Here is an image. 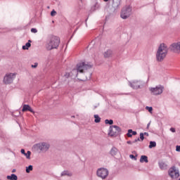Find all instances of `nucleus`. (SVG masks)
Returning <instances> with one entry per match:
<instances>
[{"label":"nucleus","mask_w":180,"mask_h":180,"mask_svg":"<svg viewBox=\"0 0 180 180\" xmlns=\"http://www.w3.org/2000/svg\"><path fill=\"white\" fill-rule=\"evenodd\" d=\"M167 54H168V46H167L165 44H161L156 53L158 61H162L164 58L167 57Z\"/></svg>","instance_id":"nucleus-1"},{"label":"nucleus","mask_w":180,"mask_h":180,"mask_svg":"<svg viewBox=\"0 0 180 180\" xmlns=\"http://www.w3.org/2000/svg\"><path fill=\"white\" fill-rule=\"evenodd\" d=\"M60 46V38L58 37L53 36L49 38L46 44V50H53V49H58Z\"/></svg>","instance_id":"nucleus-2"},{"label":"nucleus","mask_w":180,"mask_h":180,"mask_svg":"<svg viewBox=\"0 0 180 180\" xmlns=\"http://www.w3.org/2000/svg\"><path fill=\"white\" fill-rule=\"evenodd\" d=\"M90 68H92V65L88 63H80L77 65L76 69H74L72 70V72H85L86 70H89Z\"/></svg>","instance_id":"nucleus-3"},{"label":"nucleus","mask_w":180,"mask_h":180,"mask_svg":"<svg viewBox=\"0 0 180 180\" xmlns=\"http://www.w3.org/2000/svg\"><path fill=\"white\" fill-rule=\"evenodd\" d=\"M129 85L132 89H141L144 86V82L141 80H133L132 82H129Z\"/></svg>","instance_id":"nucleus-4"},{"label":"nucleus","mask_w":180,"mask_h":180,"mask_svg":"<svg viewBox=\"0 0 180 180\" xmlns=\"http://www.w3.org/2000/svg\"><path fill=\"white\" fill-rule=\"evenodd\" d=\"M96 175L101 179H106L109 175V171L106 168L101 167L97 169Z\"/></svg>","instance_id":"nucleus-5"},{"label":"nucleus","mask_w":180,"mask_h":180,"mask_svg":"<svg viewBox=\"0 0 180 180\" xmlns=\"http://www.w3.org/2000/svg\"><path fill=\"white\" fill-rule=\"evenodd\" d=\"M131 15V7L130 6H127L124 7L121 11L122 19H127Z\"/></svg>","instance_id":"nucleus-6"},{"label":"nucleus","mask_w":180,"mask_h":180,"mask_svg":"<svg viewBox=\"0 0 180 180\" xmlns=\"http://www.w3.org/2000/svg\"><path fill=\"white\" fill-rule=\"evenodd\" d=\"M149 91L151 92L152 95H161L164 92V86L158 85L156 87L149 88Z\"/></svg>","instance_id":"nucleus-7"},{"label":"nucleus","mask_w":180,"mask_h":180,"mask_svg":"<svg viewBox=\"0 0 180 180\" xmlns=\"http://www.w3.org/2000/svg\"><path fill=\"white\" fill-rule=\"evenodd\" d=\"M34 147L35 148L40 150V151H47V150L50 148V144L46 142H42V143H37L34 146Z\"/></svg>","instance_id":"nucleus-8"},{"label":"nucleus","mask_w":180,"mask_h":180,"mask_svg":"<svg viewBox=\"0 0 180 180\" xmlns=\"http://www.w3.org/2000/svg\"><path fill=\"white\" fill-rule=\"evenodd\" d=\"M16 77V73H10L6 75L4 79V84H12L13 79Z\"/></svg>","instance_id":"nucleus-9"},{"label":"nucleus","mask_w":180,"mask_h":180,"mask_svg":"<svg viewBox=\"0 0 180 180\" xmlns=\"http://www.w3.org/2000/svg\"><path fill=\"white\" fill-rule=\"evenodd\" d=\"M169 175L172 179H176L179 178V170L173 167L169 169Z\"/></svg>","instance_id":"nucleus-10"},{"label":"nucleus","mask_w":180,"mask_h":180,"mask_svg":"<svg viewBox=\"0 0 180 180\" xmlns=\"http://www.w3.org/2000/svg\"><path fill=\"white\" fill-rule=\"evenodd\" d=\"M170 50L174 53H180V41L172 44L170 46Z\"/></svg>","instance_id":"nucleus-11"},{"label":"nucleus","mask_w":180,"mask_h":180,"mask_svg":"<svg viewBox=\"0 0 180 180\" xmlns=\"http://www.w3.org/2000/svg\"><path fill=\"white\" fill-rule=\"evenodd\" d=\"M22 112H31V113L34 114V111L33 110L32 107H30V105L27 104H24L22 105Z\"/></svg>","instance_id":"nucleus-12"},{"label":"nucleus","mask_w":180,"mask_h":180,"mask_svg":"<svg viewBox=\"0 0 180 180\" xmlns=\"http://www.w3.org/2000/svg\"><path fill=\"white\" fill-rule=\"evenodd\" d=\"M21 154H23L25 157H26L27 160H30V155H32V152L30 150H28L27 153L25 152V149H21L20 150Z\"/></svg>","instance_id":"nucleus-13"},{"label":"nucleus","mask_w":180,"mask_h":180,"mask_svg":"<svg viewBox=\"0 0 180 180\" xmlns=\"http://www.w3.org/2000/svg\"><path fill=\"white\" fill-rule=\"evenodd\" d=\"M110 131L108 134L111 136L113 137L117 134V132L112 128V127H110Z\"/></svg>","instance_id":"nucleus-14"},{"label":"nucleus","mask_w":180,"mask_h":180,"mask_svg":"<svg viewBox=\"0 0 180 180\" xmlns=\"http://www.w3.org/2000/svg\"><path fill=\"white\" fill-rule=\"evenodd\" d=\"M137 134L136 131H133V129H129L128 133L127 134V137H133Z\"/></svg>","instance_id":"nucleus-15"},{"label":"nucleus","mask_w":180,"mask_h":180,"mask_svg":"<svg viewBox=\"0 0 180 180\" xmlns=\"http://www.w3.org/2000/svg\"><path fill=\"white\" fill-rule=\"evenodd\" d=\"M112 54H113L112 50H108L104 53V57L105 58H109V57H112Z\"/></svg>","instance_id":"nucleus-16"},{"label":"nucleus","mask_w":180,"mask_h":180,"mask_svg":"<svg viewBox=\"0 0 180 180\" xmlns=\"http://www.w3.org/2000/svg\"><path fill=\"white\" fill-rule=\"evenodd\" d=\"M140 162H148V158L146 155H141Z\"/></svg>","instance_id":"nucleus-17"},{"label":"nucleus","mask_w":180,"mask_h":180,"mask_svg":"<svg viewBox=\"0 0 180 180\" xmlns=\"http://www.w3.org/2000/svg\"><path fill=\"white\" fill-rule=\"evenodd\" d=\"M32 41L29 40L27 43L25 44V46H22V50H28L29 47L32 46L30 44Z\"/></svg>","instance_id":"nucleus-18"},{"label":"nucleus","mask_w":180,"mask_h":180,"mask_svg":"<svg viewBox=\"0 0 180 180\" xmlns=\"http://www.w3.org/2000/svg\"><path fill=\"white\" fill-rule=\"evenodd\" d=\"M118 151L119 150L116 148V147H112V149L110 150V154L111 155H116Z\"/></svg>","instance_id":"nucleus-19"},{"label":"nucleus","mask_w":180,"mask_h":180,"mask_svg":"<svg viewBox=\"0 0 180 180\" xmlns=\"http://www.w3.org/2000/svg\"><path fill=\"white\" fill-rule=\"evenodd\" d=\"M7 179L18 180V176H16L15 174H12L11 176H7Z\"/></svg>","instance_id":"nucleus-20"},{"label":"nucleus","mask_w":180,"mask_h":180,"mask_svg":"<svg viewBox=\"0 0 180 180\" xmlns=\"http://www.w3.org/2000/svg\"><path fill=\"white\" fill-rule=\"evenodd\" d=\"M159 167L160 169H167V164L162 162L159 163Z\"/></svg>","instance_id":"nucleus-21"},{"label":"nucleus","mask_w":180,"mask_h":180,"mask_svg":"<svg viewBox=\"0 0 180 180\" xmlns=\"http://www.w3.org/2000/svg\"><path fill=\"white\" fill-rule=\"evenodd\" d=\"M94 122L95 123H99L101 122V118L99 117V115H94Z\"/></svg>","instance_id":"nucleus-22"},{"label":"nucleus","mask_w":180,"mask_h":180,"mask_svg":"<svg viewBox=\"0 0 180 180\" xmlns=\"http://www.w3.org/2000/svg\"><path fill=\"white\" fill-rule=\"evenodd\" d=\"M65 175H68V176H71V173L68 172V171H63L61 173V176H65Z\"/></svg>","instance_id":"nucleus-23"},{"label":"nucleus","mask_w":180,"mask_h":180,"mask_svg":"<svg viewBox=\"0 0 180 180\" xmlns=\"http://www.w3.org/2000/svg\"><path fill=\"white\" fill-rule=\"evenodd\" d=\"M30 171H33V166L32 165H30L29 167H26L27 174H29L30 172Z\"/></svg>","instance_id":"nucleus-24"},{"label":"nucleus","mask_w":180,"mask_h":180,"mask_svg":"<svg viewBox=\"0 0 180 180\" xmlns=\"http://www.w3.org/2000/svg\"><path fill=\"white\" fill-rule=\"evenodd\" d=\"M111 127H112V129H114L115 130V131H117V133H119V131H121L120 127H119L116 125H112V126H111Z\"/></svg>","instance_id":"nucleus-25"},{"label":"nucleus","mask_w":180,"mask_h":180,"mask_svg":"<svg viewBox=\"0 0 180 180\" xmlns=\"http://www.w3.org/2000/svg\"><path fill=\"white\" fill-rule=\"evenodd\" d=\"M157 146V143L155 141H150L149 145V148H153V147H155Z\"/></svg>","instance_id":"nucleus-26"},{"label":"nucleus","mask_w":180,"mask_h":180,"mask_svg":"<svg viewBox=\"0 0 180 180\" xmlns=\"http://www.w3.org/2000/svg\"><path fill=\"white\" fill-rule=\"evenodd\" d=\"M105 124H112L113 123V120H105Z\"/></svg>","instance_id":"nucleus-27"},{"label":"nucleus","mask_w":180,"mask_h":180,"mask_svg":"<svg viewBox=\"0 0 180 180\" xmlns=\"http://www.w3.org/2000/svg\"><path fill=\"white\" fill-rule=\"evenodd\" d=\"M56 15H57V12L56 11L53 10L51 12V16H56Z\"/></svg>","instance_id":"nucleus-28"},{"label":"nucleus","mask_w":180,"mask_h":180,"mask_svg":"<svg viewBox=\"0 0 180 180\" xmlns=\"http://www.w3.org/2000/svg\"><path fill=\"white\" fill-rule=\"evenodd\" d=\"M146 109L150 112H153V107L146 106Z\"/></svg>","instance_id":"nucleus-29"},{"label":"nucleus","mask_w":180,"mask_h":180,"mask_svg":"<svg viewBox=\"0 0 180 180\" xmlns=\"http://www.w3.org/2000/svg\"><path fill=\"white\" fill-rule=\"evenodd\" d=\"M129 158H131V160H134L135 161L137 160V158L134 155H130Z\"/></svg>","instance_id":"nucleus-30"},{"label":"nucleus","mask_w":180,"mask_h":180,"mask_svg":"<svg viewBox=\"0 0 180 180\" xmlns=\"http://www.w3.org/2000/svg\"><path fill=\"white\" fill-rule=\"evenodd\" d=\"M39 63H35L34 65H32V68H37Z\"/></svg>","instance_id":"nucleus-31"},{"label":"nucleus","mask_w":180,"mask_h":180,"mask_svg":"<svg viewBox=\"0 0 180 180\" xmlns=\"http://www.w3.org/2000/svg\"><path fill=\"white\" fill-rule=\"evenodd\" d=\"M140 139L142 141H143V140H144V134L143 133L140 134Z\"/></svg>","instance_id":"nucleus-32"},{"label":"nucleus","mask_w":180,"mask_h":180,"mask_svg":"<svg viewBox=\"0 0 180 180\" xmlns=\"http://www.w3.org/2000/svg\"><path fill=\"white\" fill-rule=\"evenodd\" d=\"M32 33H37V29L36 28H32L31 29Z\"/></svg>","instance_id":"nucleus-33"},{"label":"nucleus","mask_w":180,"mask_h":180,"mask_svg":"<svg viewBox=\"0 0 180 180\" xmlns=\"http://www.w3.org/2000/svg\"><path fill=\"white\" fill-rule=\"evenodd\" d=\"M176 151H177V153H180V146H176Z\"/></svg>","instance_id":"nucleus-34"},{"label":"nucleus","mask_w":180,"mask_h":180,"mask_svg":"<svg viewBox=\"0 0 180 180\" xmlns=\"http://www.w3.org/2000/svg\"><path fill=\"white\" fill-rule=\"evenodd\" d=\"M170 131H172V133H175V128H170Z\"/></svg>","instance_id":"nucleus-35"},{"label":"nucleus","mask_w":180,"mask_h":180,"mask_svg":"<svg viewBox=\"0 0 180 180\" xmlns=\"http://www.w3.org/2000/svg\"><path fill=\"white\" fill-rule=\"evenodd\" d=\"M65 78H68V77H70V73H65Z\"/></svg>","instance_id":"nucleus-36"},{"label":"nucleus","mask_w":180,"mask_h":180,"mask_svg":"<svg viewBox=\"0 0 180 180\" xmlns=\"http://www.w3.org/2000/svg\"><path fill=\"white\" fill-rule=\"evenodd\" d=\"M137 141H140V138H138L137 139H135L134 143H136Z\"/></svg>","instance_id":"nucleus-37"},{"label":"nucleus","mask_w":180,"mask_h":180,"mask_svg":"<svg viewBox=\"0 0 180 180\" xmlns=\"http://www.w3.org/2000/svg\"><path fill=\"white\" fill-rule=\"evenodd\" d=\"M127 143V144H133V142H131V141H128Z\"/></svg>","instance_id":"nucleus-38"},{"label":"nucleus","mask_w":180,"mask_h":180,"mask_svg":"<svg viewBox=\"0 0 180 180\" xmlns=\"http://www.w3.org/2000/svg\"><path fill=\"white\" fill-rule=\"evenodd\" d=\"M143 136H148V133L145 132V133L143 134Z\"/></svg>","instance_id":"nucleus-39"},{"label":"nucleus","mask_w":180,"mask_h":180,"mask_svg":"<svg viewBox=\"0 0 180 180\" xmlns=\"http://www.w3.org/2000/svg\"><path fill=\"white\" fill-rule=\"evenodd\" d=\"M148 127H150V122L147 125V129H148Z\"/></svg>","instance_id":"nucleus-40"},{"label":"nucleus","mask_w":180,"mask_h":180,"mask_svg":"<svg viewBox=\"0 0 180 180\" xmlns=\"http://www.w3.org/2000/svg\"><path fill=\"white\" fill-rule=\"evenodd\" d=\"M104 2H108L109 0H103Z\"/></svg>","instance_id":"nucleus-41"},{"label":"nucleus","mask_w":180,"mask_h":180,"mask_svg":"<svg viewBox=\"0 0 180 180\" xmlns=\"http://www.w3.org/2000/svg\"><path fill=\"white\" fill-rule=\"evenodd\" d=\"M15 172V169H13L12 172Z\"/></svg>","instance_id":"nucleus-42"},{"label":"nucleus","mask_w":180,"mask_h":180,"mask_svg":"<svg viewBox=\"0 0 180 180\" xmlns=\"http://www.w3.org/2000/svg\"><path fill=\"white\" fill-rule=\"evenodd\" d=\"M78 76V73H76V77H77Z\"/></svg>","instance_id":"nucleus-43"}]
</instances>
